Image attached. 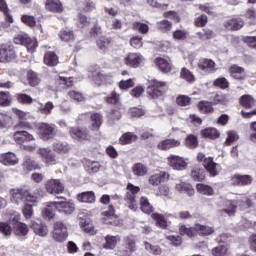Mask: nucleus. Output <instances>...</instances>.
<instances>
[{
	"mask_svg": "<svg viewBox=\"0 0 256 256\" xmlns=\"http://www.w3.org/2000/svg\"><path fill=\"white\" fill-rule=\"evenodd\" d=\"M11 201L15 205H23V203H32L35 205L41 201L43 197V189L36 188L31 194L29 190L25 188H14L10 191Z\"/></svg>",
	"mask_w": 256,
	"mask_h": 256,
	"instance_id": "nucleus-1",
	"label": "nucleus"
},
{
	"mask_svg": "<svg viewBox=\"0 0 256 256\" xmlns=\"http://www.w3.org/2000/svg\"><path fill=\"white\" fill-rule=\"evenodd\" d=\"M237 205L240 207V209H249V207H253V202L251 201V198L247 196H243L237 201L226 200L224 204V207L226 208L220 211L221 215H228V217H233L237 211Z\"/></svg>",
	"mask_w": 256,
	"mask_h": 256,
	"instance_id": "nucleus-2",
	"label": "nucleus"
},
{
	"mask_svg": "<svg viewBox=\"0 0 256 256\" xmlns=\"http://www.w3.org/2000/svg\"><path fill=\"white\" fill-rule=\"evenodd\" d=\"M215 230L211 226H205L201 224H195V227H187L185 225L180 226V235H187V237H195L197 233L200 235H211Z\"/></svg>",
	"mask_w": 256,
	"mask_h": 256,
	"instance_id": "nucleus-3",
	"label": "nucleus"
},
{
	"mask_svg": "<svg viewBox=\"0 0 256 256\" xmlns=\"http://www.w3.org/2000/svg\"><path fill=\"white\" fill-rule=\"evenodd\" d=\"M168 88L169 85L167 82L152 79L149 81L147 94L149 97H152V99H159V97H163V95H165Z\"/></svg>",
	"mask_w": 256,
	"mask_h": 256,
	"instance_id": "nucleus-4",
	"label": "nucleus"
},
{
	"mask_svg": "<svg viewBox=\"0 0 256 256\" xmlns=\"http://www.w3.org/2000/svg\"><path fill=\"white\" fill-rule=\"evenodd\" d=\"M14 43L16 45H24L30 53H35V50L37 49V40L29 37V35L25 33L16 34Z\"/></svg>",
	"mask_w": 256,
	"mask_h": 256,
	"instance_id": "nucleus-5",
	"label": "nucleus"
},
{
	"mask_svg": "<svg viewBox=\"0 0 256 256\" xmlns=\"http://www.w3.org/2000/svg\"><path fill=\"white\" fill-rule=\"evenodd\" d=\"M139 191H140L139 187L131 183L127 185L124 201H126L127 207L132 211H135V209H137L136 195L137 193H139Z\"/></svg>",
	"mask_w": 256,
	"mask_h": 256,
	"instance_id": "nucleus-6",
	"label": "nucleus"
},
{
	"mask_svg": "<svg viewBox=\"0 0 256 256\" xmlns=\"http://www.w3.org/2000/svg\"><path fill=\"white\" fill-rule=\"evenodd\" d=\"M15 47L11 44H0V63H9L16 59Z\"/></svg>",
	"mask_w": 256,
	"mask_h": 256,
	"instance_id": "nucleus-7",
	"label": "nucleus"
},
{
	"mask_svg": "<svg viewBox=\"0 0 256 256\" xmlns=\"http://www.w3.org/2000/svg\"><path fill=\"white\" fill-rule=\"evenodd\" d=\"M197 160L202 162L205 169L210 173L211 177H217L219 171H217V163L213 162V158H206L204 153H198Z\"/></svg>",
	"mask_w": 256,
	"mask_h": 256,
	"instance_id": "nucleus-8",
	"label": "nucleus"
},
{
	"mask_svg": "<svg viewBox=\"0 0 256 256\" xmlns=\"http://www.w3.org/2000/svg\"><path fill=\"white\" fill-rule=\"evenodd\" d=\"M52 237L54 241H57V243L67 241V237H69V234L67 233V226H65L63 222H55Z\"/></svg>",
	"mask_w": 256,
	"mask_h": 256,
	"instance_id": "nucleus-9",
	"label": "nucleus"
},
{
	"mask_svg": "<svg viewBox=\"0 0 256 256\" xmlns=\"http://www.w3.org/2000/svg\"><path fill=\"white\" fill-rule=\"evenodd\" d=\"M56 207V211L60 213V215H73L75 213V202L73 200H67L56 202L54 204Z\"/></svg>",
	"mask_w": 256,
	"mask_h": 256,
	"instance_id": "nucleus-10",
	"label": "nucleus"
},
{
	"mask_svg": "<svg viewBox=\"0 0 256 256\" xmlns=\"http://www.w3.org/2000/svg\"><path fill=\"white\" fill-rule=\"evenodd\" d=\"M124 63L127 65V67L137 69V67H141V65L145 63V57L141 53L132 52L124 58Z\"/></svg>",
	"mask_w": 256,
	"mask_h": 256,
	"instance_id": "nucleus-11",
	"label": "nucleus"
},
{
	"mask_svg": "<svg viewBox=\"0 0 256 256\" xmlns=\"http://www.w3.org/2000/svg\"><path fill=\"white\" fill-rule=\"evenodd\" d=\"M45 189L50 195H59L65 191V186L59 179H50L46 181Z\"/></svg>",
	"mask_w": 256,
	"mask_h": 256,
	"instance_id": "nucleus-12",
	"label": "nucleus"
},
{
	"mask_svg": "<svg viewBox=\"0 0 256 256\" xmlns=\"http://www.w3.org/2000/svg\"><path fill=\"white\" fill-rule=\"evenodd\" d=\"M167 161L168 165H170V167L176 171H185V169H187V165H189L185 158L173 154L168 156Z\"/></svg>",
	"mask_w": 256,
	"mask_h": 256,
	"instance_id": "nucleus-13",
	"label": "nucleus"
},
{
	"mask_svg": "<svg viewBox=\"0 0 256 256\" xmlns=\"http://www.w3.org/2000/svg\"><path fill=\"white\" fill-rule=\"evenodd\" d=\"M0 163L5 167H15L19 165V157L14 152H5L0 154Z\"/></svg>",
	"mask_w": 256,
	"mask_h": 256,
	"instance_id": "nucleus-14",
	"label": "nucleus"
},
{
	"mask_svg": "<svg viewBox=\"0 0 256 256\" xmlns=\"http://www.w3.org/2000/svg\"><path fill=\"white\" fill-rule=\"evenodd\" d=\"M37 129L38 135H40L41 139H44V141L51 139L55 134V126L47 123H39Z\"/></svg>",
	"mask_w": 256,
	"mask_h": 256,
	"instance_id": "nucleus-15",
	"label": "nucleus"
},
{
	"mask_svg": "<svg viewBox=\"0 0 256 256\" xmlns=\"http://www.w3.org/2000/svg\"><path fill=\"white\" fill-rule=\"evenodd\" d=\"M30 229L39 237H47V235H49V228L47 227V224L43 223L41 220H32L30 223Z\"/></svg>",
	"mask_w": 256,
	"mask_h": 256,
	"instance_id": "nucleus-16",
	"label": "nucleus"
},
{
	"mask_svg": "<svg viewBox=\"0 0 256 256\" xmlns=\"http://www.w3.org/2000/svg\"><path fill=\"white\" fill-rule=\"evenodd\" d=\"M12 113H14V115H16V117H18L19 119V122L15 126V129H31V124L27 121H24V119H27V117H29V113L23 112L17 108H13Z\"/></svg>",
	"mask_w": 256,
	"mask_h": 256,
	"instance_id": "nucleus-17",
	"label": "nucleus"
},
{
	"mask_svg": "<svg viewBox=\"0 0 256 256\" xmlns=\"http://www.w3.org/2000/svg\"><path fill=\"white\" fill-rule=\"evenodd\" d=\"M198 69L203 71V73H215L217 68H215V61L207 58H201L198 61Z\"/></svg>",
	"mask_w": 256,
	"mask_h": 256,
	"instance_id": "nucleus-18",
	"label": "nucleus"
},
{
	"mask_svg": "<svg viewBox=\"0 0 256 256\" xmlns=\"http://www.w3.org/2000/svg\"><path fill=\"white\" fill-rule=\"evenodd\" d=\"M35 137L25 130H18L14 133V141L18 145H23V143H29V141H34Z\"/></svg>",
	"mask_w": 256,
	"mask_h": 256,
	"instance_id": "nucleus-19",
	"label": "nucleus"
},
{
	"mask_svg": "<svg viewBox=\"0 0 256 256\" xmlns=\"http://www.w3.org/2000/svg\"><path fill=\"white\" fill-rule=\"evenodd\" d=\"M231 183L232 185H238L240 187H243L245 185H251V183H253V177H251L250 175L236 174L231 177Z\"/></svg>",
	"mask_w": 256,
	"mask_h": 256,
	"instance_id": "nucleus-20",
	"label": "nucleus"
},
{
	"mask_svg": "<svg viewBox=\"0 0 256 256\" xmlns=\"http://www.w3.org/2000/svg\"><path fill=\"white\" fill-rule=\"evenodd\" d=\"M102 215L106 225H117V216L113 205H109L108 210L102 212Z\"/></svg>",
	"mask_w": 256,
	"mask_h": 256,
	"instance_id": "nucleus-21",
	"label": "nucleus"
},
{
	"mask_svg": "<svg viewBox=\"0 0 256 256\" xmlns=\"http://www.w3.org/2000/svg\"><path fill=\"white\" fill-rule=\"evenodd\" d=\"M245 25V22L241 18H231L224 23L227 31H239Z\"/></svg>",
	"mask_w": 256,
	"mask_h": 256,
	"instance_id": "nucleus-22",
	"label": "nucleus"
},
{
	"mask_svg": "<svg viewBox=\"0 0 256 256\" xmlns=\"http://www.w3.org/2000/svg\"><path fill=\"white\" fill-rule=\"evenodd\" d=\"M181 145V141L176 139H166L162 140L157 144V149L160 151H169V149H173L174 147H179Z\"/></svg>",
	"mask_w": 256,
	"mask_h": 256,
	"instance_id": "nucleus-23",
	"label": "nucleus"
},
{
	"mask_svg": "<svg viewBox=\"0 0 256 256\" xmlns=\"http://www.w3.org/2000/svg\"><path fill=\"white\" fill-rule=\"evenodd\" d=\"M56 202H47L46 207L42 210V217L46 221H51L55 217V211H57V206H54Z\"/></svg>",
	"mask_w": 256,
	"mask_h": 256,
	"instance_id": "nucleus-24",
	"label": "nucleus"
},
{
	"mask_svg": "<svg viewBox=\"0 0 256 256\" xmlns=\"http://www.w3.org/2000/svg\"><path fill=\"white\" fill-rule=\"evenodd\" d=\"M45 9L50 13H62L63 4L59 0H46Z\"/></svg>",
	"mask_w": 256,
	"mask_h": 256,
	"instance_id": "nucleus-25",
	"label": "nucleus"
},
{
	"mask_svg": "<svg viewBox=\"0 0 256 256\" xmlns=\"http://www.w3.org/2000/svg\"><path fill=\"white\" fill-rule=\"evenodd\" d=\"M69 133L73 139H78V141H85L90 137L87 129L70 128Z\"/></svg>",
	"mask_w": 256,
	"mask_h": 256,
	"instance_id": "nucleus-26",
	"label": "nucleus"
},
{
	"mask_svg": "<svg viewBox=\"0 0 256 256\" xmlns=\"http://www.w3.org/2000/svg\"><path fill=\"white\" fill-rule=\"evenodd\" d=\"M175 189L179 191V193H187L189 197H193L195 195V189L190 183L179 181L175 185Z\"/></svg>",
	"mask_w": 256,
	"mask_h": 256,
	"instance_id": "nucleus-27",
	"label": "nucleus"
},
{
	"mask_svg": "<svg viewBox=\"0 0 256 256\" xmlns=\"http://www.w3.org/2000/svg\"><path fill=\"white\" fill-rule=\"evenodd\" d=\"M3 218L9 225H12L13 227L15 224L21 221V214L15 210H10L4 214Z\"/></svg>",
	"mask_w": 256,
	"mask_h": 256,
	"instance_id": "nucleus-28",
	"label": "nucleus"
},
{
	"mask_svg": "<svg viewBox=\"0 0 256 256\" xmlns=\"http://www.w3.org/2000/svg\"><path fill=\"white\" fill-rule=\"evenodd\" d=\"M76 198L80 203H95L96 201L95 192L93 191L81 192L77 194Z\"/></svg>",
	"mask_w": 256,
	"mask_h": 256,
	"instance_id": "nucleus-29",
	"label": "nucleus"
},
{
	"mask_svg": "<svg viewBox=\"0 0 256 256\" xmlns=\"http://www.w3.org/2000/svg\"><path fill=\"white\" fill-rule=\"evenodd\" d=\"M165 179H169V173L159 172L151 175L148 181L150 185L157 187V185H159L162 181H165Z\"/></svg>",
	"mask_w": 256,
	"mask_h": 256,
	"instance_id": "nucleus-30",
	"label": "nucleus"
},
{
	"mask_svg": "<svg viewBox=\"0 0 256 256\" xmlns=\"http://www.w3.org/2000/svg\"><path fill=\"white\" fill-rule=\"evenodd\" d=\"M230 76L232 79H237L238 81H243L245 79V69L241 66L233 65L230 68Z\"/></svg>",
	"mask_w": 256,
	"mask_h": 256,
	"instance_id": "nucleus-31",
	"label": "nucleus"
},
{
	"mask_svg": "<svg viewBox=\"0 0 256 256\" xmlns=\"http://www.w3.org/2000/svg\"><path fill=\"white\" fill-rule=\"evenodd\" d=\"M155 64L160 69V71H162V73H169V71H171V68H172L171 61H168L165 58H161V57L156 58Z\"/></svg>",
	"mask_w": 256,
	"mask_h": 256,
	"instance_id": "nucleus-32",
	"label": "nucleus"
},
{
	"mask_svg": "<svg viewBox=\"0 0 256 256\" xmlns=\"http://www.w3.org/2000/svg\"><path fill=\"white\" fill-rule=\"evenodd\" d=\"M44 63L48 65V67H55V65L59 64V56L55 52H46L44 56Z\"/></svg>",
	"mask_w": 256,
	"mask_h": 256,
	"instance_id": "nucleus-33",
	"label": "nucleus"
},
{
	"mask_svg": "<svg viewBox=\"0 0 256 256\" xmlns=\"http://www.w3.org/2000/svg\"><path fill=\"white\" fill-rule=\"evenodd\" d=\"M196 191L201 195H206L207 197H213V195H215V190L213 189V187L207 184H196Z\"/></svg>",
	"mask_w": 256,
	"mask_h": 256,
	"instance_id": "nucleus-34",
	"label": "nucleus"
},
{
	"mask_svg": "<svg viewBox=\"0 0 256 256\" xmlns=\"http://www.w3.org/2000/svg\"><path fill=\"white\" fill-rule=\"evenodd\" d=\"M190 177L191 179H193V181H197V182L205 181V169L201 167H194L191 170Z\"/></svg>",
	"mask_w": 256,
	"mask_h": 256,
	"instance_id": "nucleus-35",
	"label": "nucleus"
},
{
	"mask_svg": "<svg viewBox=\"0 0 256 256\" xmlns=\"http://www.w3.org/2000/svg\"><path fill=\"white\" fill-rule=\"evenodd\" d=\"M119 241H121V237L107 235L105 237V243L103 244V248L113 249L114 247H117V244L119 243Z\"/></svg>",
	"mask_w": 256,
	"mask_h": 256,
	"instance_id": "nucleus-36",
	"label": "nucleus"
},
{
	"mask_svg": "<svg viewBox=\"0 0 256 256\" xmlns=\"http://www.w3.org/2000/svg\"><path fill=\"white\" fill-rule=\"evenodd\" d=\"M149 169L143 163H136L132 167V172L136 177H145Z\"/></svg>",
	"mask_w": 256,
	"mask_h": 256,
	"instance_id": "nucleus-37",
	"label": "nucleus"
},
{
	"mask_svg": "<svg viewBox=\"0 0 256 256\" xmlns=\"http://www.w3.org/2000/svg\"><path fill=\"white\" fill-rule=\"evenodd\" d=\"M14 233L15 235L25 237L27 233H29V226L23 222H16V224L13 225Z\"/></svg>",
	"mask_w": 256,
	"mask_h": 256,
	"instance_id": "nucleus-38",
	"label": "nucleus"
},
{
	"mask_svg": "<svg viewBox=\"0 0 256 256\" xmlns=\"http://www.w3.org/2000/svg\"><path fill=\"white\" fill-rule=\"evenodd\" d=\"M22 167L26 173H29L30 171H35V169L39 168V164L35 162V160L26 157L24 158V162L22 163Z\"/></svg>",
	"mask_w": 256,
	"mask_h": 256,
	"instance_id": "nucleus-39",
	"label": "nucleus"
},
{
	"mask_svg": "<svg viewBox=\"0 0 256 256\" xmlns=\"http://www.w3.org/2000/svg\"><path fill=\"white\" fill-rule=\"evenodd\" d=\"M147 3L154 9H167L171 0H147Z\"/></svg>",
	"mask_w": 256,
	"mask_h": 256,
	"instance_id": "nucleus-40",
	"label": "nucleus"
},
{
	"mask_svg": "<svg viewBox=\"0 0 256 256\" xmlns=\"http://www.w3.org/2000/svg\"><path fill=\"white\" fill-rule=\"evenodd\" d=\"M90 119L92 121V130L97 131L99 127L103 124V116L99 113H94L90 115Z\"/></svg>",
	"mask_w": 256,
	"mask_h": 256,
	"instance_id": "nucleus-41",
	"label": "nucleus"
},
{
	"mask_svg": "<svg viewBox=\"0 0 256 256\" xmlns=\"http://www.w3.org/2000/svg\"><path fill=\"white\" fill-rule=\"evenodd\" d=\"M201 134L206 139H218L220 135L219 130H217V128H206L201 131Z\"/></svg>",
	"mask_w": 256,
	"mask_h": 256,
	"instance_id": "nucleus-42",
	"label": "nucleus"
},
{
	"mask_svg": "<svg viewBox=\"0 0 256 256\" xmlns=\"http://www.w3.org/2000/svg\"><path fill=\"white\" fill-rule=\"evenodd\" d=\"M0 11L4 13L7 23H13V16L9 13V6L7 1L0 0Z\"/></svg>",
	"mask_w": 256,
	"mask_h": 256,
	"instance_id": "nucleus-43",
	"label": "nucleus"
},
{
	"mask_svg": "<svg viewBox=\"0 0 256 256\" xmlns=\"http://www.w3.org/2000/svg\"><path fill=\"white\" fill-rule=\"evenodd\" d=\"M140 206V209L143 213L151 215V212L153 211V206L151 205V203H149V199L142 197L140 199Z\"/></svg>",
	"mask_w": 256,
	"mask_h": 256,
	"instance_id": "nucleus-44",
	"label": "nucleus"
},
{
	"mask_svg": "<svg viewBox=\"0 0 256 256\" xmlns=\"http://www.w3.org/2000/svg\"><path fill=\"white\" fill-rule=\"evenodd\" d=\"M121 145H129V143H133V141H137V135L127 132L122 135L119 139Z\"/></svg>",
	"mask_w": 256,
	"mask_h": 256,
	"instance_id": "nucleus-45",
	"label": "nucleus"
},
{
	"mask_svg": "<svg viewBox=\"0 0 256 256\" xmlns=\"http://www.w3.org/2000/svg\"><path fill=\"white\" fill-rule=\"evenodd\" d=\"M53 149L56 151V153L65 155V153H69V144L66 142H57L53 145Z\"/></svg>",
	"mask_w": 256,
	"mask_h": 256,
	"instance_id": "nucleus-46",
	"label": "nucleus"
},
{
	"mask_svg": "<svg viewBox=\"0 0 256 256\" xmlns=\"http://www.w3.org/2000/svg\"><path fill=\"white\" fill-rule=\"evenodd\" d=\"M27 79L31 87H37L39 85V76L33 70L27 72Z\"/></svg>",
	"mask_w": 256,
	"mask_h": 256,
	"instance_id": "nucleus-47",
	"label": "nucleus"
},
{
	"mask_svg": "<svg viewBox=\"0 0 256 256\" xmlns=\"http://www.w3.org/2000/svg\"><path fill=\"white\" fill-rule=\"evenodd\" d=\"M11 94L9 92H0V105L2 107H9L11 105Z\"/></svg>",
	"mask_w": 256,
	"mask_h": 256,
	"instance_id": "nucleus-48",
	"label": "nucleus"
},
{
	"mask_svg": "<svg viewBox=\"0 0 256 256\" xmlns=\"http://www.w3.org/2000/svg\"><path fill=\"white\" fill-rule=\"evenodd\" d=\"M152 219L155 220L158 227H161L162 229H165V227H167V220H165V216H163L162 214L154 213L152 214Z\"/></svg>",
	"mask_w": 256,
	"mask_h": 256,
	"instance_id": "nucleus-49",
	"label": "nucleus"
},
{
	"mask_svg": "<svg viewBox=\"0 0 256 256\" xmlns=\"http://www.w3.org/2000/svg\"><path fill=\"white\" fill-rule=\"evenodd\" d=\"M172 27L173 24L168 20H162L157 23V29H159V31H161L162 33H168V31H171Z\"/></svg>",
	"mask_w": 256,
	"mask_h": 256,
	"instance_id": "nucleus-50",
	"label": "nucleus"
},
{
	"mask_svg": "<svg viewBox=\"0 0 256 256\" xmlns=\"http://www.w3.org/2000/svg\"><path fill=\"white\" fill-rule=\"evenodd\" d=\"M16 99L18 103H21L22 105H31V103H33V97L29 96L28 94H17Z\"/></svg>",
	"mask_w": 256,
	"mask_h": 256,
	"instance_id": "nucleus-51",
	"label": "nucleus"
},
{
	"mask_svg": "<svg viewBox=\"0 0 256 256\" xmlns=\"http://www.w3.org/2000/svg\"><path fill=\"white\" fill-rule=\"evenodd\" d=\"M198 109L201 111V113H213V104L208 101H201L198 104Z\"/></svg>",
	"mask_w": 256,
	"mask_h": 256,
	"instance_id": "nucleus-52",
	"label": "nucleus"
},
{
	"mask_svg": "<svg viewBox=\"0 0 256 256\" xmlns=\"http://www.w3.org/2000/svg\"><path fill=\"white\" fill-rule=\"evenodd\" d=\"M133 29L135 31H138L142 35H145L146 33H149V25L141 22H134L133 23Z\"/></svg>",
	"mask_w": 256,
	"mask_h": 256,
	"instance_id": "nucleus-53",
	"label": "nucleus"
},
{
	"mask_svg": "<svg viewBox=\"0 0 256 256\" xmlns=\"http://www.w3.org/2000/svg\"><path fill=\"white\" fill-rule=\"evenodd\" d=\"M176 103L179 107H189L191 105V98L186 95H180L177 97Z\"/></svg>",
	"mask_w": 256,
	"mask_h": 256,
	"instance_id": "nucleus-54",
	"label": "nucleus"
},
{
	"mask_svg": "<svg viewBox=\"0 0 256 256\" xmlns=\"http://www.w3.org/2000/svg\"><path fill=\"white\" fill-rule=\"evenodd\" d=\"M70 99H73L74 101H77L78 103H81L83 101H85V95H83V93L77 91V90H71L68 93Z\"/></svg>",
	"mask_w": 256,
	"mask_h": 256,
	"instance_id": "nucleus-55",
	"label": "nucleus"
},
{
	"mask_svg": "<svg viewBox=\"0 0 256 256\" xmlns=\"http://www.w3.org/2000/svg\"><path fill=\"white\" fill-rule=\"evenodd\" d=\"M21 21L28 27H35V25H37V20L31 15H22Z\"/></svg>",
	"mask_w": 256,
	"mask_h": 256,
	"instance_id": "nucleus-56",
	"label": "nucleus"
},
{
	"mask_svg": "<svg viewBox=\"0 0 256 256\" xmlns=\"http://www.w3.org/2000/svg\"><path fill=\"white\" fill-rule=\"evenodd\" d=\"M181 77L185 79L188 83H193L195 81V75L189 71L187 68H182L181 70Z\"/></svg>",
	"mask_w": 256,
	"mask_h": 256,
	"instance_id": "nucleus-57",
	"label": "nucleus"
},
{
	"mask_svg": "<svg viewBox=\"0 0 256 256\" xmlns=\"http://www.w3.org/2000/svg\"><path fill=\"white\" fill-rule=\"evenodd\" d=\"M97 45L101 51H107L109 49V46L111 45V40L105 37H101L97 40Z\"/></svg>",
	"mask_w": 256,
	"mask_h": 256,
	"instance_id": "nucleus-58",
	"label": "nucleus"
},
{
	"mask_svg": "<svg viewBox=\"0 0 256 256\" xmlns=\"http://www.w3.org/2000/svg\"><path fill=\"white\" fill-rule=\"evenodd\" d=\"M58 37L61 41H72L74 36L71 30H62L59 32Z\"/></svg>",
	"mask_w": 256,
	"mask_h": 256,
	"instance_id": "nucleus-59",
	"label": "nucleus"
},
{
	"mask_svg": "<svg viewBox=\"0 0 256 256\" xmlns=\"http://www.w3.org/2000/svg\"><path fill=\"white\" fill-rule=\"evenodd\" d=\"M197 37H199V39H202V41H207V39H213L214 34L210 29H204L201 32L197 33Z\"/></svg>",
	"mask_w": 256,
	"mask_h": 256,
	"instance_id": "nucleus-60",
	"label": "nucleus"
},
{
	"mask_svg": "<svg viewBox=\"0 0 256 256\" xmlns=\"http://www.w3.org/2000/svg\"><path fill=\"white\" fill-rule=\"evenodd\" d=\"M253 103H255V100H253V97L250 95L242 96L241 105H243L246 109L253 107Z\"/></svg>",
	"mask_w": 256,
	"mask_h": 256,
	"instance_id": "nucleus-61",
	"label": "nucleus"
},
{
	"mask_svg": "<svg viewBox=\"0 0 256 256\" xmlns=\"http://www.w3.org/2000/svg\"><path fill=\"white\" fill-rule=\"evenodd\" d=\"M213 256H225L227 255V246L226 245H219L212 249Z\"/></svg>",
	"mask_w": 256,
	"mask_h": 256,
	"instance_id": "nucleus-62",
	"label": "nucleus"
},
{
	"mask_svg": "<svg viewBox=\"0 0 256 256\" xmlns=\"http://www.w3.org/2000/svg\"><path fill=\"white\" fill-rule=\"evenodd\" d=\"M11 225L7 222H0V233L8 237L12 233Z\"/></svg>",
	"mask_w": 256,
	"mask_h": 256,
	"instance_id": "nucleus-63",
	"label": "nucleus"
},
{
	"mask_svg": "<svg viewBox=\"0 0 256 256\" xmlns=\"http://www.w3.org/2000/svg\"><path fill=\"white\" fill-rule=\"evenodd\" d=\"M242 41L248 45V47H253L256 49V36H245Z\"/></svg>",
	"mask_w": 256,
	"mask_h": 256,
	"instance_id": "nucleus-64",
	"label": "nucleus"
}]
</instances>
